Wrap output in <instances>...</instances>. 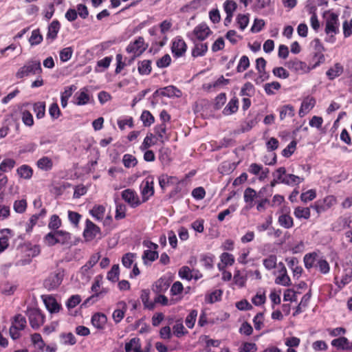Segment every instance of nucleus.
I'll list each match as a JSON object with an SVG mask.
<instances>
[{"mask_svg": "<svg viewBox=\"0 0 352 352\" xmlns=\"http://www.w3.org/2000/svg\"><path fill=\"white\" fill-rule=\"evenodd\" d=\"M265 65L266 61L263 58H258L256 60V68L259 73V77L255 80L256 84L263 82L268 78L265 72Z\"/></svg>", "mask_w": 352, "mask_h": 352, "instance_id": "aec40b11", "label": "nucleus"}, {"mask_svg": "<svg viewBox=\"0 0 352 352\" xmlns=\"http://www.w3.org/2000/svg\"><path fill=\"white\" fill-rule=\"evenodd\" d=\"M187 50V45L184 40L180 36L174 38L171 47L173 54L176 57L182 56Z\"/></svg>", "mask_w": 352, "mask_h": 352, "instance_id": "9d476101", "label": "nucleus"}, {"mask_svg": "<svg viewBox=\"0 0 352 352\" xmlns=\"http://www.w3.org/2000/svg\"><path fill=\"white\" fill-rule=\"evenodd\" d=\"M122 197L133 208H135L141 204L137 193L129 188L122 192Z\"/></svg>", "mask_w": 352, "mask_h": 352, "instance_id": "f8f14e48", "label": "nucleus"}, {"mask_svg": "<svg viewBox=\"0 0 352 352\" xmlns=\"http://www.w3.org/2000/svg\"><path fill=\"white\" fill-rule=\"evenodd\" d=\"M25 314L33 329H38L44 324L45 316L38 308L28 307Z\"/></svg>", "mask_w": 352, "mask_h": 352, "instance_id": "20e7f679", "label": "nucleus"}, {"mask_svg": "<svg viewBox=\"0 0 352 352\" xmlns=\"http://www.w3.org/2000/svg\"><path fill=\"white\" fill-rule=\"evenodd\" d=\"M122 163L124 167L129 168L137 165L138 160L131 154H124L122 157Z\"/></svg>", "mask_w": 352, "mask_h": 352, "instance_id": "a18cd8bd", "label": "nucleus"}, {"mask_svg": "<svg viewBox=\"0 0 352 352\" xmlns=\"http://www.w3.org/2000/svg\"><path fill=\"white\" fill-rule=\"evenodd\" d=\"M89 241L93 240V239L99 240V239H101L104 236L102 232H101L100 228L90 221H89Z\"/></svg>", "mask_w": 352, "mask_h": 352, "instance_id": "cd10ccee", "label": "nucleus"}, {"mask_svg": "<svg viewBox=\"0 0 352 352\" xmlns=\"http://www.w3.org/2000/svg\"><path fill=\"white\" fill-rule=\"evenodd\" d=\"M16 162L11 158H6L3 160L0 164V171L3 173L11 170L15 166Z\"/></svg>", "mask_w": 352, "mask_h": 352, "instance_id": "49530a36", "label": "nucleus"}, {"mask_svg": "<svg viewBox=\"0 0 352 352\" xmlns=\"http://www.w3.org/2000/svg\"><path fill=\"white\" fill-rule=\"evenodd\" d=\"M43 239L48 246H54L57 243L72 245L70 233L61 230L48 232Z\"/></svg>", "mask_w": 352, "mask_h": 352, "instance_id": "f257e3e1", "label": "nucleus"}, {"mask_svg": "<svg viewBox=\"0 0 352 352\" xmlns=\"http://www.w3.org/2000/svg\"><path fill=\"white\" fill-rule=\"evenodd\" d=\"M278 222L279 225L286 229H289L294 226L293 218L288 214H282L278 217Z\"/></svg>", "mask_w": 352, "mask_h": 352, "instance_id": "2f4dec72", "label": "nucleus"}, {"mask_svg": "<svg viewBox=\"0 0 352 352\" xmlns=\"http://www.w3.org/2000/svg\"><path fill=\"white\" fill-rule=\"evenodd\" d=\"M316 100L313 97L307 96L302 102L300 110L299 116L303 117L308 113L315 106Z\"/></svg>", "mask_w": 352, "mask_h": 352, "instance_id": "6ab92c4d", "label": "nucleus"}, {"mask_svg": "<svg viewBox=\"0 0 352 352\" xmlns=\"http://www.w3.org/2000/svg\"><path fill=\"white\" fill-rule=\"evenodd\" d=\"M17 174L25 179H29L32 177L33 170L32 168L26 164H23L19 167L16 170Z\"/></svg>", "mask_w": 352, "mask_h": 352, "instance_id": "f704fd0d", "label": "nucleus"}, {"mask_svg": "<svg viewBox=\"0 0 352 352\" xmlns=\"http://www.w3.org/2000/svg\"><path fill=\"white\" fill-rule=\"evenodd\" d=\"M119 278V266L118 265H114L112 266L111 270L107 273V279L112 281L116 282Z\"/></svg>", "mask_w": 352, "mask_h": 352, "instance_id": "0e129e2a", "label": "nucleus"}, {"mask_svg": "<svg viewBox=\"0 0 352 352\" xmlns=\"http://www.w3.org/2000/svg\"><path fill=\"white\" fill-rule=\"evenodd\" d=\"M236 8V3L233 0H226L223 3V8L226 14H233Z\"/></svg>", "mask_w": 352, "mask_h": 352, "instance_id": "338daca9", "label": "nucleus"}, {"mask_svg": "<svg viewBox=\"0 0 352 352\" xmlns=\"http://www.w3.org/2000/svg\"><path fill=\"white\" fill-rule=\"evenodd\" d=\"M148 45L145 44L144 39L142 36H139L133 42H131L126 47V52L133 54V56H139L147 48Z\"/></svg>", "mask_w": 352, "mask_h": 352, "instance_id": "0eeeda50", "label": "nucleus"}, {"mask_svg": "<svg viewBox=\"0 0 352 352\" xmlns=\"http://www.w3.org/2000/svg\"><path fill=\"white\" fill-rule=\"evenodd\" d=\"M43 35L41 34L39 29L34 30L32 35L29 38L30 44L32 46L39 45L43 41Z\"/></svg>", "mask_w": 352, "mask_h": 352, "instance_id": "37998d69", "label": "nucleus"}, {"mask_svg": "<svg viewBox=\"0 0 352 352\" xmlns=\"http://www.w3.org/2000/svg\"><path fill=\"white\" fill-rule=\"evenodd\" d=\"M88 88L87 87H84L82 88V91L80 93L77 92L75 96V102L74 103L77 105H83L88 102Z\"/></svg>", "mask_w": 352, "mask_h": 352, "instance_id": "473e14b6", "label": "nucleus"}, {"mask_svg": "<svg viewBox=\"0 0 352 352\" xmlns=\"http://www.w3.org/2000/svg\"><path fill=\"white\" fill-rule=\"evenodd\" d=\"M279 270L278 276L275 279V283L287 287L291 285V279L287 274V269L283 263L278 264Z\"/></svg>", "mask_w": 352, "mask_h": 352, "instance_id": "9b49d317", "label": "nucleus"}, {"mask_svg": "<svg viewBox=\"0 0 352 352\" xmlns=\"http://www.w3.org/2000/svg\"><path fill=\"white\" fill-rule=\"evenodd\" d=\"M266 187H263L259 190L258 193H257L254 189L250 187L247 188L245 190L243 195L245 202L249 204L250 207H252L254 199L257 197H260L261 195H262L266 190Z\"/></svg>", "mask_w": 352, "mask_h": 352, "instance_id": "2eb2a0df", "label": "nucleus"}, {"mask_svg": "<svg viewBox=\"0 0 352 352\" xmlns=\"http://www.w3.org/2000/svg\"><path fill=\"white\" fill-rule=\"evenodd\" d=\"M64 277V271L58 270L51 273L43 281V287L48 291L57 289L61 284Z\"/></svg>", "mask_w": 352, "mask_h": 352, "instance_id": "423d86ee", "label": "nucleus"}, {"mask_svg": "<svg viewBox=\"0 0 352 352\" xmlns=\"http://www.w3.org/2000/svg\"><path fill=\"white\" fill-rule=\"evenodd\" d=\"M171 26L172 23L169 20H164L160 24L162 36H160L159 39H156L155 41V43L157 46L162 47L166 43L168 38L166 36V33L170 30Z\"/></svg>", "mask_w": 352, "mask_h": 352, "instance_id": "ddd939ff", "label": "nucleus"}, {"mask_svg": "<svg viewBox=\"0 0 352 352\" xmlns=\"http://www.w3.org/2000/svg\"><path fill=\"white\" fill-rule=\"evenodd\" d=\"M107 318L104 314H95L91 318V323L98 329H103L107 324Z\"/></svg>", "mask_w": 352, "mask_h": 352, "instance_id": "b1692460", "label": "nucleus"}, {"mask_svg": "<svg viewBox=\"0 0 352 352\" xmlns=\"http://www.w3.org/2000/svg\"><path fill=\"white\" fill-rule=\"evenodd\" d=\"M76 89V87L74 85L65 87L64 91L61 92L60 103L63 108H65L67 105L68 99L72 95L74 91Z\"/></svg>", "mask_w": 352, "mask_h": 352, "instance_id": "a878e982", "label": "nucleus"}, {"mask_svg": "<svg viewBox=\"0 0 352 352\" xmlns=\"http://www.w3.org/2000/svg\"><path fill=\"white\" fill-rule=\"evenodd\" d=\"M141 300L146 308L148 309H154V301L149 300V292L148 290L142 291Z\"/></svg>", "mask_w": 352, "mask_h": 352, "instance_id": "5fc2aeb1", "label": "nucleus"}, {"mask_svg": "<svg viewBox=\"0 0 352 352\" xmlns=\"http://www.w3.org/2000/svg\"><path fill=\"white\" fill-rule=\"evenodd\" d=\"M156 94H158L162 96L168 98L177 97L179 98L182 96V91L176 87L170 85L163 88H161L156 91Z\"/></svg>", "mask_w": 352, "mask_h": 352, "instance_id": "dca6fc26", "label": "nucleus"}, {"mask_svg": "<svg viewBox=\"0 0 352 352\" xmlns=\"http://www.w3.org/2000/svg\"><path fill=\"white\" fill-rule=\"evenodd\" d=\"M89 213L97 221H102L105 214V208L103 206H97L89 210Z\"/></svg>", "mask_w": 352, "mask_h": 352, "instance_id": "a19ab883", "label": "nucleus"}, {"mask_svg": "<svg viewBox=\"0 0 352 352\" xmlns=\"http://www.w3.org/2000/svg\"><path fill=\"white\" fill-rule=\"evenodd\" d=\"M197 314L198 313H197V310L192 309L190 311V314L187 316V317L186 318V320H185V323L188 328H189V329L193 328L195 321H196V319H197Z\"/></svg>", "mask_w": 352, "mask_h": 352, "instance_id": "4d7b16f0", "label": "nucleus"}, {"mask_svg": "<svg viewBox=\"0 0 352 352\" xmlns=\"http://www.w3.org/2000/svg\"><path fill=\"white\" fill-rule=\"evenodd\" d=\"M343 72V65L340 63H336L327 71L326 75L329 80H332L341 76Z\"/></svg>", "mask_w": 352, "mask_h": 352, "instance_id": "5701e85b", "label": "nucleus"}, {"mask_svg": "<svg viewBox=\"0 0 352 352\" xmlns=\"http://www.w3.org/2000/svg\"><path fill=\"white\" fill-rule=\"evenodd\" d=\"M320 258L321 256L316 252L306 254L303 258L305 268L310 270L313 267H316V263Z\"/></svg>", "mask_w": 352, "mask_h": 352, "instance_id": "4be33fe9", "label": "nucleus"}, {"mask_svg": "<svg viewBox=\"0 0 352 352\" xmlns=\"http://www.w3.org/2000/svg\"><path fill=\"white\" fill-rule=\"evenodd\" d=\"M304 181L303 177H298L293 174H287L285 176V180H283V184L294 186L298 185Z\"/></svg>", "mask_w": 352, "mask_h": 352, "instance_id": "e433bc0d", "label": "nucleus"}, {"mask_svg": "<svg viewBox=\"0 0 352 352\" xmlns=\"http://www.w3.org/2000/svg\"><path fill=\"white\" fill-rule=\"evenodd\" d=\"M36 164L38 168L48 171L52 168L53 162L48 157H43L37 161Z\"/></svg>", "mask_w": 352, "mask_h": 352, "instance_id": "4c0bfd02", "label": "nucleus"}, {"mask_svg": "<svg viewBox=\"0 0 352 352\" xmlns=\"http://www.w3.org/2000/svg\"><path fill=\"white\" fill-rule=\"evenodd\" d=\"M142 201H146L154 194V178L152 176L146 177L140 186Z\"/></svg>", "mask_w": 352, "mask_h": 352, "instance_id": "1a4fd4ad", "label": "nucleus"}, {"mask_svg": "<svg viewBox=\"0 0 352 352\" xmlns=\"http://www.w3.org/2000/svg\"><path fill=\"white\" fill-rule=\"evenodd\" d=\"M316 268L322 274H327L330 271V265L323 257L318 261Z\"/></svg>", "mask_w": 352, "mask_h": 352, "instance_id": "09e8293b", "label": "nucleus"}, {"mask_svg": "<svg viewBox=\"0 0 352 352\" xmlns=\"http://www.w3.org/2000/svg\"><path fill=\"white\" fill-rule=\"evenodd\" d=\"M33 111L37 119H41L45 115V102H36L33 104Z\"/></svg>", "mask_w": 352, "mask_h": 352, "instance_id": "58836bf2", "label": "nucleus"}, {"mask_svg": "<svg viewBox=\"0 0 352 352\" xmlns=\"http://www.w3.org/2000/svg\"><path fill=\"white\" fill-rule=\"evenodd\" d=\"M43 302L47 310L51 314H56L59 312L62 308L61 305L59 304L56 299L51 296H43Z\"/></svg>", "mask_w": 352, "mask_h": 352, "instance_id": "4468645a", "label": "nucleus"}, {"mask_svg": "<svg viewBox=\"0 0 352 352\" xmlns=\"http://www.w3.org/2000/svg\"><path fill=\"white\" fill-rule=\"evenodd\" d=\"M263 264L267 270L274 269L277 264L276 256L270 255L269 256L263 259Z\"/></svg>", "mask_w": 352, "mask_h": 352, "instance_id": "3c124183", "label": "nucleus"}, {"mask_svg": "<svg viewBox=\"0 0 352 352\" xmlns=\"http://www.w3.org/2000/svg\"><path fill=\"white\" fill-rule=\"evenodd\" d=\"M294 214L297 219H309L311 216L310 207H296L294 210Z\"/></svg>", "mask_w": 352, "mask_h": 352, "instance_id": "7c9ffc66", "label": "nucleus"}, {"mask_svg": "<svg viewBox=\"0 0 352 352\" xmlns=\"http://www.w3.org/2000/svg\"><path fill=\"white\" fill-rule=\"evenodd\" d=\"M140 120L144 126H150L155 122V118L149 111L144 110L142 111Z\"/></svg>", "mask_w": 352, "mask_h": 352, "instance_id": "c03bdc74", "label": "nucleus"}, {"mask_svg": "<svg viewBox=\"0 0 352 352\" xmlns=\"http://www.w3.org/2000/svg\"><path fill=\"white\" fill-rule=\"evenodd\" d=\"M22 122L27 126H32L34 125V119L32 114L28 110H24L21 112Z\"/></svg>", "mask_w": 352, "mask_h": 352, "instance_id": "6e6d98bb", "label": "nucleus"}, {"mask_svg": "<svg viewBox=\"0 0 352 352\" xmlns=\"http://www.w3.org/2000/svg\"><path fill=\"white\" fill-rule=\"evenodd\" d=\"M158 180L160 186L163 190L171 185L179 183V180L177 177L168 176V175L165 174L160 175L158 178Z\"/></svg>", "mask_w": 352, "mask_h": 352, "instance_id": "412c9836", "label": "nucleus"}, {"mask_svg": "<svg viewBox=\"0 0 352 352\" xmlns=\"http://www.w3.org/2000/svg\"><path fill=\"white\" fill-rule=\"evenodd\" d=\"M173 333L177 337L180 338L182 336L188 333V331L185 329L184 326L182 322H177L173 327Z\"/></svg>", "mask_w": 352, "mask_h": 352, "instance_id": "69168bd1", "label": "nucleus"}, {"mask_svg": "<svg viewBox=\"0 0 352 352\" xmlns=\"http://www.w3.org/2000/svg\"><path fill=\"white\" fill-rule=\"evenodd\" d=\"M239 352H256L257 346L253 342H243L239 348Z\"/></svg>", "mask_w": 352, "mask_h": 352, "instance_id": "052dcab7", "label": "nucleus"}, {"mask_svg": "<svg viewBox=\"0 0 352 352\" xmlns=\"http://www.w3.org/2000/svg\"><path fill=\"white\" fill-rule=\"evenodd\" d=\"M288 267L292 270L294 277L299 278L302 272V268L299 265L298 260L292 257L286 259Z\"/></svg>", "mask_w": 352, "mask_h": 352, "instance_id": "393cba45", "label": "nucleus"}, {"mask_svg": "<svg viewBox=\"0 0 352 352\" xmlns=\"http://www.w3.org/2000/svg\"><path fill=\"white\" fill-rule=\"evenodd\" d=\"M294 116V109L290 104L283 106L280 111V118L284 120L287 116L293 117Z\"/></svg>", "mask_w": 352, "mask_h": 352, "instance_id": "864d4df0", "label": "nucleus"}, {"mask_svg": "<svg viewBox=\"0 0 352 352\" xmlns=\"http://www.w3.org/2000/svg\"><path fill=\"white\" fill-rule=\"evenodd\" d=\"M112 56H106L104 58L98 60L97 62V67L96 69L98 72H102L104 69L109 67L110 65L111 62L112 61Z\"/></svg>", "mask_w": 352, "mask_h": 352, "instance_id": "13d9d810", "label": "nucleus"}, {"mask_svg": "<svg viewBox=\"0 0 352 352\" xmlns=\"http://www.w3.org/2000/svg\"><path fill=\"white\" fill-rule=\"evenodd\" d=\"M80 302H81L80 296H79L78 294L72 295L67 299V300L66 302V307L68 309H71L74 308L76 306H77Z\"/></svg>", "mask_w": 352, "mask_h": 352, "instance_id": "680f3d73", "label": "nucleus"}, {"mask_svg": "<svg viewBox=\"0 0 352 352\" xmlns=\"http://www.w3.org/2000/svg\"><path fill=\"white\" fill-rule=\"evenodd\" d=\"M42 73L41 62L36 60H28L16 73V78H23L30 75H40Z\"/></svg>", "mask_w": 352, "mask_h": 352, "instance_id": "f03ea898", "label": "nucleus"}, {"mask_svg": "<svg viewBox=\"0 0 352 352\" xmlns=\"http://www.w3.org/2000/svg\"><path fill=\"white\" fill-rule=\"evenodd\" d=\"M154 135L151 133H149L146 135V136L144 138L143 142L140 146V149L142 151H146L151 146L155 144V142L153 140Z\"/></svg>", "mask_w": 352, "mask_h": 352, "instance_id": "de8ad7c7", "label": "nucleus"}, {"mask_svg": "<svg viewBox=\"0 0 352 352\" xmlns=\"http://www.w3.org/2000/svg\"><path fill=\"white\" fill-rule=\"evenodd\" d=\"M331 345L341 349H350L349 342L345 337H340L331 341Z\"/></svg>", "mask_w": 352, "mask_h": 352, "instance_id": "79ce46f5", "label": "nucleus"}, {"mask_svg": "<svg viewBox=\"0 0 352 352\" xmlns=\"http://www.w3.org/2000/svg\"><path fill=\"white\" fill-rule=\"evenodd\" d=\"M325 32L331 34V36L339 32L340 22L338 14L334 12H327L324 14Z\"/></svg>", "mask_w": 352, "mask_h": 352, "instance_id": "39448f33", "label": "nucleus"}, {"mask_svg": "<svg viewBox=\"0 0 352 352\" xmlns=\"http://www.w3.org/2000/svg\"><path fill=\"white\" fill-rule=\"evenodd\" d=\"M288 69L299 74H303L309 72L312 69L311 64L307 65L305 62L301 61L295 58L286 63Z\"/></svg>", "mask_w": 352, "mask_h": 352, "instance_id": "6e6552de", "label": "nucleus"}, {"mask_svg": "<svg viewBox=\"0 0 352 352\" xmlns=\"http://www.w3.org/2000/svg\"><path fill=\"white\" fill-rule=\"evenodd\" d=\"M169 287V282L166 278H160L153 285V290L156 294H162Z\"/></svg>", "mask_w": 352, "mask_h": 352, "instance_id": "c756f323", "label": "nucleus"}, {"mask_svg": "<svg viewBox=\"0 0 352 352\" xmlns=\"http://www.w3.org/2000/svg\"><path fill=\"white\" fill-rule=\"evenodd\" d=\"M254 91L255 89L254 85L251 82H245L242 87L240 91V95L242 96L251 97L254 95Z\"/></svg>", "mask_w": 352, "mask_h": 352, "instance_id": "603ef678", "label": "nucleus"}, {"mask_svg": "<svg viewBox=\"0 0 352 352\" xmlns=\"http://www.w3.org/2000/svg\"><path fill=\"white\" fill-rule=\"evenodd\" d=\"M239 100L236 97L232 98L223 110V113L225 116H230L238 111Z\"/></svg>", "mask_w": 352, "mask_h": 352, "instance_id": "bb28decb", "label": "nucleus"}, {"mask_svg": "<svg viewBox=\"0 0 352 352\" xmlns=\"http://www.w3.org/2000/svg\"><path fill=\"white\" fill-rule=\"evenodd\" d=\"M250 66V60L247 56H242L236 67L237 72L241 73L246 70Z\"/></svg>", "mask_w": 352, "mask_h": 352, "instance_id": "bf43d9fd", "label": "nucleus"}, {"mask_svg": "<svg viewBox=\"0 0 352 352\" xmlns=\"http://www.w3.org/2000/svg\"><path fill=\"white\" fill-rule=\"evenodd\" d=\"M154 131L160 142L164 143L166 140H168L169 138L166 135V126L165 123H161L155 126Z\"/></svg>", "mask_w": 352, "mask_h": 352, "instance_id": "c85d7f7f", "label": "nucleus"}, {"mask_svg": "<svg viewBox=\"0 0 352 352\" xmlns=\"http://www.w3.org/2000/svg\"><path fill=\"white\" fill-rule=\"evenodd\" d=\"M14 210L16 212L23 213L27 208V201L25 199L16 200L14 203Z\"/></svg>", "mask_w": 352, "mask_h": 352, "instance_id": "e2e57ef3", "label": "nucleus"}, {"mask_svg": "<svg viewBox=\"0 0 352 352\" xmlns=\"http://www.w3.org/2000/svg\"><path fill=\"white\" fill-rule=\"evenodd\" d=\"M212 34V30L206 23H201L195 27L191 32L188 33V37L195 42L203 41Z\"/></svg>", "mask_w": 352, "mask_h": 352, "instance_id": "7ed1b4c3", "label": "nucleus"}, {"mask_svg": "<svg viewBox=\"0 0 352 352\" xmlns=\"http://www.w3.org/2000/svg\"><path fill=\"white\" fill-rule=\"evenodd\" d=\"M60 28V23L57 19H54L48 25L46 40H50V43L55 40Z\"/></svg>", "mask_w": 352, "mask_h": 352, "instance_id": "a211bd4d", "label": "nucleus"}, {"mask_svg": "<svg viewBox=\"0 0 352 352\" xmlns=\"http://www.w3.org/2000/svg\"><path fill=\"white\" fill-rule=\"evenodd\" d=\"M208 51L207 43H196L192 51V55L194 57L202 56Z\"/></svg>", "mask_w": 352, "mask_h": 352, "instance_id": "ea45409f", "label": "nucleus"}, {"mask_svg": "<svg viewBox=\"0 0 352 352\" xmlns=\"http://www.w3.org/2000/svg\"><path fill=\"white\" fill-rule=\"evenodd\" d=\"M102 280V277L101 276L96 277L94 283L91 286V292L94 294L89 296V300H93L94 301L95 298L102 297L105 294H107V290L102 289L99 291Z\"/></svg>", "mask_w": 352, "mask_h": 352, "instance_id": "f3484780", "label": "nucleus"}, {"mask_svg": "<svg viewBox=\"0 0 352 352\" xmlns=\"http://www.w3.org/2000/svg\"><path fill=\"white\" fill-rule=\"evenodd\" d=\"M316 197V192L315 190L311 189L305 192H302L300 195V199L302 202L307 203L308 201H312Z\"/></svg>", "mask_w": 352, "mask_h": 352, "instance_id": "774afa93", "label": "nucleus"}, {"mask_svg": "<svg viewBox=\"0 0 352 352\" xmlns=\"http://www.w3.org/2000/svg\"><path fill=\"white\" fill-rule=\"evenodd\" d=\"M138 70L141 75H148L152 70L151 61L144 60L138 63Z\"/></svg>", "mask_w": 352, "mask_h": 352, "instance_id": "72a5a7b5", "label": "nucleus"}, {"mask_svg": "<svg viewBox=\"0 0 352 352\" xmlns=\"http://www.w3.org/2000/svg\"><path fill=\"white\" fill-rule=\"evenodd\" d=\"M61 226V220L57 214H53L50 217V222L48 223V228L52 231H58V228Z\"/></svg>", "mask_w": 352, "mask_h": 352, "instance_id": "8fccbe9b", "label": "nucleus"}, {"mask_svg": "<svg viewBox=\"0 0 352 352\" xmlns=\"http://www.w3.org/2000/svg\"><path fill=\"white\" fill-rule=\"evenodd\" d=\"M27 321L24 316L18 314L13 318L12 328L14 329H24L26 327Z\"/></svg>", "mask_w": 352, "mask_h": 352, "instance_id": "c9c22d12", "label": "nucleus"}]
</instances>
